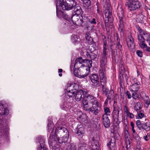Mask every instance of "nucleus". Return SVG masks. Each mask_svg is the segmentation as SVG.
<instances>
[{
  "mask_svg": "<svg viewBox=\"0 0 150 150\" xmlns=\"http://www.w3.org/2000/svg\"><path fill=\"white\" fill-rule=\"evenodd\" d=\"M69 136V132L66 128L59 126L55 130L53 128L49 137V141L53 149L55 150V148H56L59 143L67 142Z\"/></svg>",
  "mask_w": 150,
  "mask_h": 150,
  "instance_id": "1",
  "label": "nucleus"
},
{
  "mask_svg": "<svg viewBox=\"0 0 150 150\" xmlns=\"http://www.w3.org/2000/svg\"><path fill=\"white\" fill-rule=\"evenodd\" d=\"M83 109L89 113L96 115L101 111V107L96 98L92 95L83 97L82 100Z\"/></svg>",
  "mask_w": 150,
  "mask_h": 150,
  "instance_id": "2",
  "label": "nucleus"
},
{
  "mask_svg": "<svg viewBox=\"0 0 150 150\" xmlns=\"http://www.w3.org/2000/svg\"><path fill=\"white\" fill-rule=\"evenodd\" d=\"M59 5L63 10H69L76 5L75 0H59Z\"/></svg>",
  "mask_w": 150,
  "mask_h": 150,
  "instance_id": "3",
  "label": "nucleus"
},
{
  "mask_svg": "<svg viewBox=\"0 0 150 150\" xmlns=\"http://www.w3.org/2000/svg\"><path fill=\"white\" fill-rule=\"evenodd\" d=\"M125 5L130 11H134L139 9L141 6L140 2L138 0H129Z\"/></svg>",
  "mask_w": 150,
  "mask_h": 150,
  "instance_id": "4",
  "label": "nucleus"
},
{
  "mask_svg": "<svg viewBox=\"0 0 150 150\" xmlns=\"http://www.w3.org/2000/svg\"><path fill=\"white\" fill-rule=\"evenodd\" d=\"M87 65H84L78 69H74V75L80 78H84L86 77L88 75Z\"/></svg>",
  "mask_w": 150,
  "mask_h": 150,
  "instance_id": "5",
  "label": "nucleus"
},
{
  "mask_svg": "<svg viewBox=\"0 0 150 150\" xmlns=\"http://www.w3.org/2000/svg\"><path fill=\"white\" fill-rule=\"evenodd\" d=\"M84 55L86 58H89V60H96L98 59L99 57V54L96 50L92 51L91 50H86V51L83 52Z\"/></svg>",
  "mask_w": 150,
  "mask_h": 150,
  "instance_id": "6",
  "label": "nucleus"
},
{
  "mask_svg": "<svg viewBox=\"0 0 150 150\" xmlns=\"http://www.w3.org/2000/svg\"><path fill=\"white\" fill-rule=\"evenodd\" d=\"M77 120L85 126H89L90 121L88 120L87 116L85 114H83L81 112L79 111L77 113Z\"/></svg>",
  "mask_w": 150,
  "mask_h": 150,
  "instance_id": "7",
  "label": "nucleus"
},
{
  "mask_svg": "<svg viewBox=\"0 0 150 150\" xmlns=\"http://www.w3.org/2000/svg\"><path fill=\"white\" fill-rule=\"evenodd\" d=\"M89 78L92 83V84L94 87H96L100 86L99 77L97 74H93L90 75Z\"/></svg>",
  "mask_w": 150,
  "mask_h": 150,
  "instance_id": "8",
  "label": "nucleus"
},
{
  "mask_svg": "<svg viewBox=\"0 0 150 150\" xmlns=\"http://www.w3.org/2000/svg\"><path fill=\"white\" fill-rule=\"evenodd\" d=\"M79 15H72L71 21L73 23L77 25H82L83 23L82 19H80Z\"/></svg>",
  "mask_w": 150,
  "mask_h": 150,
  "instance_id": "9",
  "label": "nucleus"
},
{
  "mask_svg": "<svg viewBox=\"0 0 150 150\" xmlns=\"http://www.w3.org/2000/svg\"><path fill=\"white\" fill-rule=\"evenodd\" d=\"M75 61L81 64H85V63H86L89 68L92 67V62L91 60H89L87 59H83L82 57H80L79 58H77Z\"/></svg>",
  "mask_w": 150,
  "mask_h": 150,
  "instance_id": "10",
  "label": "nucleus"
},
{
  "mask_svg": "<svg viewBox=\"0 0 150 150\" xmlns=\"http://www.w3.org/2000/svg\"><path fill=\"white\" fill-rule=\"evenodd\" d=\"M67 88H70L71 91H74V90L76 92L82 90L81 88V87L79 84L74 83H68L67 84Z\"/></svg>",
  "mask_w": 150,
  "mask_h": 150,
  "instance_id": "11",
  "label": "nucleus"
},
{
  "mask_svg": "<svg viewBox=\"0 0 150 150\" xmlns=\"http://www.w3.org/2000/svg\"><path fill=\"white\" fill-rule=\"evenodd\" d=\"M75 93L74 97H75V99L77 101L80 100L82 98V95H83V97L87 93L86 92L82 90H79V91L77 92H76L75 91Z\"/></svg>",
  "mask_w": 150,
  "mask_h": 150,
  "instance_id": "12",
  "label": "nucleus"
},
{
  "mask_svg": "<svg viewBox=\"0 0 150 150\" xmlns=\"http://www.w3.org/2000/svg\"><path fill=\"white\" fill-rule=\"evenodd\" d=\"M76 133L79 136H82L85 132V128L82 125H78L76 129Z\"/></svg>",
  "mask_w": 150,
  "mask_h": 150,
  "instance_id": "13",
  "label": "nucleus"
},
{
  "mask_svg": "<svg viewBox=\"0 0 150 150\" xmlns=\"http://www.w3.org/2000/svg\"><path fill=\"white\" fill-rule=\"evenodd\" d=\"M103 125L105 128H108L110 125V120L108 116L106 115H103L102 117Z\"/></svg>",
  "mask_w": 150,
  "mask_h": 150,
  "instance_id": "14",
  "label": "nucleus"
},
{
  "mask_svg": "<svg viewBox=\"0 0 150 150\" xmlns=\"http://www.w3.org/2000/svg\"><path fill=\"white\" fill-rule=\"evenodd\" d=\"M136 28L139 33H142L144 36L145 39L146 41H150V35L149 34L146 33L144 30H142L139 25H136Z\"/></svg>",
  "mask_w": 150,
  "mask_h": 150,
  "instance_id": "15",
  "label": "nucleus"
},
{
  "mask_svg": "<svg viewBox=\"0 0 150 150\" xmlns=\"http://www.w3.org/2000/svg\"><path fill=\"white\" fill-rule=\"evenodd\" d=\"M126 42L128 47L132 48L135 47V45L134 44L133 38L132 35L128 36L126 39Z\"/></svg>",
  "mask_w": 150,
  "mask_h": 150,
  "instance_id": "16",
  "label": "nucleus"
},
{
  "mask_svg": "<svg viewBox=\"0 0 150 150\" xmlns=\"http://www.w3.org/2000/svg\"><path fill=\"white\" fill-rule=\"evenodd\" d=\"M124 70H121V71H120L119 78L120 80V83H123L124 78L125 80L127 82L128 80V76L127 74H125Z\"/></svg>",
  "mask_w": 150,
  "mask_h": 150,
  "instance_id": "17",
  "label": "nucleus"
},
{
  "mask_svg": "<svg viewBox=\"0 0 150 150\" xmlns=\"http://www.w3.org/2000/svg\"><path fill=\"white\" fill-rule=\"evenodd\" d=\"M136 21L138 23H143L146 21V17L142 13L137 15Z\"/></svg>",
  "mask_w": 150,
  "mask_h": 150,
  "instance_id": "18",
  "label": "nucleus"
},
{
  "mask_svg": "<svg viewBox=\"0 0 150 150\" xmlns=\"http://www.w3.org/2000/svg\"><path fill=\"white\" fill-rule=\"evenodd\" d=\"M8 114V110L4 108L3 104L0 103V115H7Z\"/></svg>",
  "mask_w": 150,
  "mask_h": 150,
  "instance_id": "19",
  "label": "nucleus"
},
{
  "mask_svg": "<svg viewBox=\"0 0 150 150\" xmlns=\"http://www.w3.org/2000/svg\"><path fill=\"white\" fill-rule=\"evenodd\" d=\"M114 36L115 38H116V42H117L116 45L118 47V50H119L120 51H121L122 47V46L120 44V40L119 38L118 34H117V33H115L114 34Z\"/></svg>",
  "mask_w": 150,
  "mask_h": 150,
  "instance_id": "20",
  "label": "nucleus"
},
{
  "mask_svg": "<svg viewBox=\"0 0 150 150\" xmlns=\"http://www.w3.org/2000/svg\"><path fill=\"white\" fill-rule=\"evenodd\" d=\"M107 57H101L100 58V67L101 68L105 69L107 62Z\"/></svg>",
  "mask_w": 150,
  "mask_h": 150,
  "instance_id": "21",
  "label": "nucleus"
},
{
  "mask_svg": "<svg viewBox=\"0 0 150 150\" xmlns=\"http://www.w3.org/2000/svg\"><path fill=\"white\" fill-rule=\"evenodd\" d=\"M114 91L112 90H109L108 92L106 93L105 94L107 97V98L109 100V101L110 102L113 100L114 96Z\"/></svg>",
  "mask_w": 150,
  "mask_h": 150,
  "instance_id": "22",
  "label": "nucleus"
},
{
  "mask_svg": "<svg viewBox=\"0 0 150 150\" xmlns=\"http://www.w3.org/2000/svg\"><path fill=\"white\" fill-rule=\"evenodd\" d=\"M74 11L75 13V15H79L81 14L82 12V9L81 7L79 4H77L76 3V5L74 6L73 8Z\"/></svg>",
  "mask_w": 150,
  "mask_h": 150,
  "instance_id": "23",
  "label": "nucleus"
},
{
  "mask_svg": "<svg viewBox=\"0 0 150 150\" xmlns=\"http://www.w3.org/2000/svg\"><path fill=\"white\" fill-rule=\"evenodd\" d=\"M140 88V84L136 83L133 84L130 88L132 92L133 91H137Z\"/></svg>",
  "mask_w": 150,
  "mask_h": 150,
  "instance_id": "24",
  "label": "nucleus"
},
{
  "mask_svg": "<svg viewBox=\"0 0 150 150\" xmlns=\"http://www.w3.org/2000/svg\"><path fill=\"white\" fill-rule=\"evenodd\" d=\"M68 89V88L65 91V95L69 97H74L75 94V91H71L70 88Z\"/></svg>",
  "mask_w": 150,
  "mask_h": 150,
  "instance_id": "25",
  "label": "nucleus"
},
{
  "mask_svg": "<svg viewBox=\"0 0 150 150\" xmlns=\"http://www.w3.org/2000/svg\"><path fill=\"white\" fill-rule=\"evenodd\" d=\"M72 40L75 44H78L80 43V39L79 36L76 35H73L71 36Z\"/></svg>",
  "mask_w": 150,
  "mask_h": 150,
  "instance_id": "26",
  "label": "nucleus"
},
{
  "mask_svg": "<svg viewBox=\"0 0 150 150\" xmlns=\"http://www.w3.org/2000/svg\"><path fill=\"white\" fill-rule=\"evenodd\" d=\"M120 113V111L119 110L118 111H113L112 114V116L113 117L114 121H116L117 122L119 120V115Z\"/></svg>",
  "mask_w": 150,
  "mask_h": 150,
  "instance_id": "27",
  "label": "nucleus"
},
{
  "mask_svg": "<svg viewBox=\"0 0 150 150\" xmlns=\"http://www.w3.org/2000/svg\"><path fill=\"white\" fill-rule=\"evenodd\" d=\"M142 129H144L147 131L150 130V122H146L143 123Z\"/></svg>",
  "mask_w": 150,
  "mask_h": 150,
  "instance_id": "28",
  "label": "nucleus"
},
{
  "mask_svg": "<svg viewBox=\"0 0 150 150\" xmlns=\"http://www.w3.org/2000/svg\"><path fill=\"white\" fill-rule=\"evenodd\" d=\"M85 37L88 44H91L93 41L92 38L91 36V34L87 32L86 33Z\"/></svg>",
  "mask_w": 150,
  "mask_h": 150,
  "instance_id": "29",
  "label": "nucleus"
},
{
  "mask_svg": "<svg viewBox=\"0 0 150 150\" xmlns=\"http://www.w3.org/2000/svg\"><path fill=\"white\" fill-rule=\"evenodd\" d=\"M71 103L69 102H64L62 105L61 106V108L63 109L67 110L68 109H69L70 108V104H71Z\"/></svg>",
  "mask_w": 150,
  "mask_h": 150,
  "instance_id": "30",
  "label": "nucleus"
},
{
  "mask_svg": "<svg viewBox=\"0 0 150 150\" xmlns=\"http://www.w3.org/2000/svg\"><path fill=\"white\" fill-rule=\"evenodd\" d=\"M73 14L72 12H71V13L70 14L64 13L63 15V18L67 21H71V17H72V16Z\"/></svg>",
  "mask_w": 150,
  "mask_h": 150,
  "instance_id": "31",
  "label": "nucleus"
},
{
  "mask_svg": "<svg viewBox=\"0 0 150 150\" xmlns=\"http://www.w3.org/2000/svg\"><path fill=\"white\" fill-rule=\"evenodd\" d=\"M76 146L74 143L70 144L67 148L66 150H76Z\"/></svg>",
  "mask_w": 150,
  "mask_h": 150,
  "instance_id": "32",
  "label": "nucleus"
},
{
  "mask_svg": "<svg viewBox=\"0 0 150 150\" xmlns=\"http://www.w3.org/2000/svg\"><path fill=\"white\" fill-rule=\"evenodd\" d=\"M143 35V34L141 33H140L139 34H138L137 35L138 40L140 43H144L145 42V39Z\"/></svg>",
  "mask_w": 150,
  "mask_h": 150,
  "instance_id": "33",
  "label": "nucleus"
},
{
  "mask_svg": "<svg viewBox=\"0 0 150 150\" xmlns=\"http://www.w3.org/2000/svg\"><path fill=\"white\" fill-rule=\"evenodd\" d=\"M90 45H92L91 46V47L90 46L89 47L88 49H87L86 50H91L92 51H95L96 50V42H94V41H93L91 43V44H88Z\"/></svg>",
  "mask_w": 150,
  "mask_h": 150,
  "instance_id": "34",
  "label": "nucleus"
},
{
  "mask_svg": "<svg viewBox=\"0 0 150 150\" xmlns=\"http://www.w3.org/2000/svg\"><path fill=\"white\" fill-rule=\"evenodd\" d=\"M108 50V49L106 47H103V52L102 53L101 57H107V55H108V52L106 50Z\"/></svg>",
  "mask_w": 150,
  "mask_h": 150,
  "instance_id": "35",
  "label": "nucleus"
},
{
  "mask_svg": "<svg viewBox=\"0 0 150 150\" xmlns=\"http://www.w3.org/2000/svg\"><path fill=\"white\" fill-rule=\"evenodd\" d=\"M88 21L93 24L96 25V23H97V25L99 24V22L98 21V19L94 18H93L91 20L89 19L88 20Z\"/></svg>",
  "mask_w": 150,
  "mask_h": 150,
  "instance_id": "36",
  "label": "nucleus"
},
{
  "mask_svg": "<svg viewBox=\"0 0 150 150\" xmlns=\"http://www.w3.org/2000/svg\"><path fill=\"white\" fill-rule=\"evenodd\" d=\"M57 16L59 18H63V15L64 14V12L61 10H58L57 8H56Z\"/></svg>",
  "mask_w": 150,
  "mask_h": 150,
  "instance_id": "37",
  "label": "nucleus"
},
{
  "mask_svg": "<svg viewBox=\"0 0 150 150\" xmlns=\"http://www.w3.org/2000/svg\"><path fill=\"white\" fill-rule=\"evenodd\" d=\"M101 37L102 40L103 42V46L106 47L107 44V38L106 36L103 34H101Z\"/></svg>",
  "mask_w": 150,
  "mask_h": 150,
  "instance_id": "38",
  "label": "nucleus"
},
{
  "mask_svg": "<svg viewBox=\"0 0 150 150\" xmlns=\"http://www.w3.org/2000/svg\"><path fill=\"white\" fill-rule=\"evenodd\" d=\"M85 64H81L75 61V63L74 65V69H78L80 67H82Z\"/></svg>",
  "mask_w": 150,
  "mask_h": 150,
  "instance_id": "39",
  "label": "nucleus"
},
{
  "mask_svg": "<svg viewBox=\"0 0 150 150\" xmlns=\"http://www.w3.org/2000/svg\"><path fill=\"white\" fill-rule=\"evenodd\" d=\"M38 138L39 139V142L40 145V147H43V146L46 147V146L45 144L44 139L41 137H39Z\"/></svg>",
  "mask_w": 150,
  "mask_h": 150,
  "instance_id": "40",
  "label": "nucleus"
},
{
  "mask_svg": "<svg viewBox=\"0 0 150 150\" xmlns=\"http://www.w3.org/2000/svg\"><path fill=\"white\" fill-rule=\"evenodd\" d=\"M120 25H124L125 18V16L118 17Z\"/></svg>",
  "mask_w": 150,
  "mask_h": 150,
  "instance_id": "41",
  "label": "nucleus"
},
{
  "mask_svg": "<svg viewBox=\"0 0 150 150\" xmlns=\"http://www.w3.org/2000/svg\"><path fill=\"white\" fill-rule=\"evenodd\" d=\"M111 50V55L112 56V58L116 60L117 57V52L115 51L113 49L110 48Z\"/></svg>",
  "mask_w": 150,
  "mask_h": 150,
  "instance_id": "42",
  "label": "nucleus"
},
{
  "mask_svg": "<svg viewBox=\"0 0 150 150\" xmlns=\"http://www.w3.org/2000/svg\"><path fill=\"white\" fill-rule=\"evenodd\" d=\"M105 18L106 17H109L110 19L112 18V11L111 10L107 11L105 13Z\"/></svg>",
  "mask_w": 150,
  "mask_h": 150,
  "instance_id": "43",
  "label": "nucleus"
},
{
  "mask_svg": "<svg viewBox=\"0 0 150 150\" xmlns=\"http://www.w3.org/2000/svg\"><path fill=\"white\" fill-rule=\"evenodd\" d=\"M4 123L1 119H0V129L3 132L4 130L5 126L4 125Z\"/></svg>",
  "mask_w": 150,
  "mask_h": 150,
  "instance_id": "44",
  "label": "nucleus"
},
{
  "mask_svg": "<svg viewBox=\"0 0 150 150\" xmlns=\"http://www.w3.org/2000/svg\"><path fill=\"white\" fill-rule=\"evenodd\" d=\"M104 111L105 112V114H103V115H106L108 116V115H110V114H109V113H110V109L108 107H105L104 108Z\"/></svg>",
  "mask_w": 150,
  "mask_h": 150,
  "instance_id": "45",
  "label": "nucleus"
},
{
  "mask_svg": "<svg viewBox=\"0 0 150 150\" xmlns=\"http://www.w3.org/2000/svg\"><path fill=\"white\" fill-rule=\"evenodd\" d=\"M96 145H92L91 146V145H90V147L92 150L98 149L99 147L98 146L99 144L98 141H96Z\"/></svg>",
  "mask_w": 150,
  "mask_h": 150,
  "instance_id": "46",
  "label": "nucleus"
},
{
  "mask_svg": "<svg viewBox=\"0 0 150 150\" xmlns=\"http://www.w3.org/2000/svg\"><path fill=\"white\" fill-rule=\"evenodd\" d=\"M137 92L135 91L132 92V97L133 99L135 100H136L139 98V95L137 94Z\"/></svg>",
  "mask_w": 150,
  "mask_h": 150,
  "instance_id": "47",
  "label": "nucleus"
},
{
  "mask_svg": "<svg viewBox=\"0 0 150 150\" xmlns=\"http://www.w3.org/2000/svg\"><path fill=\"white\" fill-rule=\"evenodd\" d=\"M117 14L118 17L124 16L123 10L122 8H120V10H118Z\"/></svg>",
  "mask_w": 150,
  "mask_h": 150,
  "instance_id": "48",
  "label": "nucleus"
},
{
  "mask_svg": "<svg viewBox=\"0 0 150 150\" xmlns=\"http://www.w3.org/2000/svg\"><path fill=\"white\" fill-rule=\"evenodd\" d=\"M118 110L120 111V114H122V107L121 106H118V107H117L113 108V111H118Z\"/></svg>",
  "mask_w": 150,
  "mask_h": 150,
  "instance_id": "49",
  "label": "nucleus"
},
{
  "mask_svg": "<svg viewBox=\"0 0 150 150\" xmlns=\"http://www.w3.org/2000/svg\"><path fill=\"white\" fill-rule=\"evenodd\" d=\"M134 138L137 142H139L140 141V138L137 133H134L133 134Z\"/></svg>",
  "mask_w": 150,
  "mask_h": 150,
  "instance_id": "50",
  "label": "nucleus"
},
{
  "mask_svg": "<svg viewBox=\"0 0 150 150\" xmlns=\"http://www.w3.org/2000/svg\"><path fill=\"white\" fill-rule=\"evenodd\" d=\"M136 125L139 130H141L142 129V123H141V122L140 120H138L136 121Z\"/></svg>",
  "mask_w": 150,
  "mask_h": 150,
  "instance_id": "51",
  "label": "nucleus"
},
{
  "mask_svg": "<svg viewBox=\"0 0 150 150\" xmlns=\"http://www.w3.org/2000/svg\"><path fill=\"white\" fill-rule=\"evenodd\" d=\"M104 69H100V72H99V76L100 77V78H103L104 77H105V75L104 73V72L103 71V70Z\"/></svg>",
  "mask_w": 150,
  "mask_h": 150,
  "instance_id": "52",
  "label": "nucleus"
},
{
  "mask_svg": "<svg viewBox=\"0 0 150 150\" xmlns=\"http://www.w3.org/2000/svg\"><path fill=\"white\" fill-rule=\"evenodd\" d=\"M142 43L141 44V47L142 48H144V51L145 53H146V52H147V50H146L148 47H148L147 45L146 44L144 43Z\"/></svg>",
  "mask_w": 150,
  "mask_h": 150,
  "instance_id": "53",
  "label": "nucleus"
},
{
  "mask_svg": "<svg viewBox=\"0 0 150 150\" xmlns=\"http://www.w3.org/2000/svg\"><path fill=\"white\" fill-rule=\"evenodd\" d=\"M101 85H102V90L104 93L105 94L106 93H107V92H108L109 90L105 87L103 84H101Z\"/></svg>",
  "mask_w": 150,
  "mask_h": 150,
  "instance_id": "54",
  "label": "nucleus"
},
{
  "mask_svg": "<svg viewBox=\"0 0 150 150\" xmlns=\"http://www.w3.org/2000/svg\"><path fill=\"white\" fill-rule=\"evenodd\" d=\"M91 4V1H88V2H86L85 3H83V6L86 7V8H88L90 6Z\"/></svg>",
  "mask_w": 150,
  "mask_h": 150,
  "instance_id": "55",
  "label": "nucleus"
},
{
  "mask_svg": "<svg viewBox=\"0 0 150 150\" xmlns=\"http://www.w3.org/2000/svg\"><path fill=\"white\" fill-rule=\"evenodd\" d=\"M78 150H87L85 145L83 144L80 145L78 148Z\"/></svg>",
  "mask_w": 150,
  "mask_h": 150,
  "instance_id": "56",
  "label": "nucleus"
},
{
  "mask_svg": "<svg viewBox=\"0 0 150 150\" xmlns=\"http://www.w3.org/2000/svg\"><path fill=\"white\" fill-rule=\"evenodd\" d=\"M126 97L129 99L131 98L132 97V95H131V93L128 91H126Z\"/></svg>",
  "mask_w": 150,
  "mask_h": 150,
  "instance_id": "57",
  "label": "nucleus"
},
{
  "mask_svg": "<svg viewBox=\"0 0 150 150\" xmlns=\"http://www.w3.org/2000/svg\"><path fill=\"white\" fill-rule=\"evenodd\" d=\"M142 52L139 50H138L136 52L137 54L138 57H142Z\"/></svg>",
  "mask_w": 150,
  "mask_h": 150,
  "instance_id": "58",
  "label": "nucleus"
},
{
  "mask_svg": "<svg viewBox=\"0 0 150 150\" xmlns=\"http://www.w3.org/2000/svg\"><path fill=\"white\" fill-rule=\"evenodd\" d=\"M141 104L140 102H138L136 104L134 107H137L138 110H140L142 108Z\"/></svg>",
  "mask_w": 150,
  "mask_h": 150,
  "instance_id": "59",
  "label": "nucleus"
},
{
  "mask_svg": "<svg viewBox=\"0 0 150 150\" xmlns=\"http://www.w3.org/2000/svg\"><path fill=\"white\" fill-rule=\"evenodd\" d=\"M138 116L139 117L138 118L139 119H141L144 117V115L142 113V110H141L139 111V113L138 114Z\"/></svg>",
  "mask_w": 150,
  "mask_h": 150,
  "instance_id": "60",
  "label": "nucleus"
},
{
  "mask_svg": "<svg viewBox=\"0 0 150 150\" xmlns=\"http://www.w3.org/2000/svg\"><path fill=\"white\" fill-rule=\"evenodd\" d=\"M106 77H104L103 78H100V82L101 83V84H102V83H106Z\"/></svg>",
  "mask_w": 150,
  "mask_h": 150,
  "instance_id": "61",
  "label": "nucleus"
},
{
  "mask_svg": "<svg viewBox=\"0 0 150 150\" xmlns=\"http://www.w3.org/2000/svg\"><path fill=\"white\" fill-rule=\"evenodd\" d=\"M123 110L125 113L126 114L127 113H128L129 112V109L126 106H124Z\"/></svg>",
  "mask_w": 150,
  "mask_h": 150,
  "instance_id": "62",
  "label": "nucleus"
},
{
  "mask_svg": "<svg viewBox=\"0 0 150 150\" xmlns=\"http://www.w3.org/2000/svg\"><path fill=\"white\" fill-rule=\"evenodd\" d=\"M118 30H120V32L123 33L124 31V25H120L118 28Z\"/></svg>",
  "mask_w": 150,
  "mask_h": 150,
  "instance_id": "63",
  "label": "nucleus"
},
{
  "mask_svg": "<svg viewBox=\"0 0 150 150\" xmlns=\"http://www.w3.org/2000/svg\"><path fill=\"white\" fill-rule=\"evenodd\" d=\"M126 115L129 117L130 118L132 119L134 117V115L132 113L129 112L128 113L126 114Z\"/></svg>",
  "mask_w": 150,
  "mask_h": 150,
  "instance_id": "64",
  "label": "nucleus"
}]
</instances>
